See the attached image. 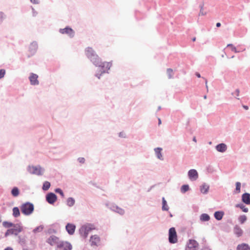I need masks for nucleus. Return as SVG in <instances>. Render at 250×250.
<instances>
[{"instance_id": "nucleus-7", "label": "nucleus", "mask_w": 250, "mask_h": 250, "mask_svg": "<svg viewBox=\"0 0 250 250\" xmlns=\"http://www.w3.org/2000/svg\"><path fill=\"white\" fill-rule=\"evenodd\" d=\"M85 53L86 56L92 59V61L93 62V61L96 60V59L97 58L96 57V56H97L95 53L94 50L91 47H87L85 49Z\"/></svg>"}, {"instance_id": "nucleus-23", "label": "nucleus", "mask_w": 250, "mask_h": 250, "mask_svg": "<svg viewBox=\"0 0 250 250\" xmlns=\"http://www.w3.org/2000/svg\"><path fill=\"white\" fill-rule=\"evenodd\" d=\"M162 148L157 147L155 149V152L157 155V157L159 159H162V155L161 154Z\"/></svg>"}, {"instance_id": "nucleus-22", "label": "nucleus", "mask_w": 250, "mask_h": 250, "mask_svg": "<svg viewBox=\"0 0 250 250\" xmlns=\"http://www.w3.org/2000/svg\"><path fill=\"white\" fill-rule=\"evenodd\" d=\"M224 215V212L223 211H216L214 213V217L217 220H220L222 219Z\"/></svg>"}, {"instance_id": "nucleus-38", "label": "nucleus", "mask_w": 250, "mask_h": 250, "mask_svg": "<svg viewBox=\"0 0 250 250\" xmlns=\"http://www.w3.org/2000/svg\"><path fill=\"white\" fill-rule=\"evenodd\" d=\"M240 188H241V184L239 182H237L236 183V190L238 192H239L240 191Z\"/></svg>"}, {"instance_id": "nucleus-47", "label": "nucleus", "mask_w": 250, "mask_h": 250, "mask_svg": "<svg viewBox=\"0 0 250 250\" xmlns=\"http://www.w3.org/2000/svg\"><path fill=\"white\" fill-rule=\"evenodd\" d=\"M220 26H221V23H220V22H217V23H216V26H217V27H219Z\"/></svg>"}, {"instance_id": "nucleus-4", "label": "nucleus", "mask_w": 250, "mask_h": 250, "mask_svg": "<svg viewBox=\"0 0 250 250\" xmlns=\"http://www.w3.org/2000/svg\"><path fill=\"white\" fill-rule=\"evenodd\" d=\"M168 240L170 243H176L177 241V235L174 228H171L168 232Z\"/></svg>"}, {"instance_id": "nucleus-33", "label": "nucleus", "mask_w": 250, "mask_h": 250, "mask_svg": "<svg viewBox=\"0 0 250 250\" xmlns=\"http://www.w3.org/2000/svg\"><path fill=\"white\" fill-rule=\"evenodd\" d=\"M2 225L3 226V227H5V228H10V227H12L13 226H14V224L11 222H7V221H4L2 223Z\"/></svg>"}, {"instance_id": "nucleus-20", "label": "nucleus", "mask_w": 250, "mask_h": 250, "mask_svg": "<svg viewBox=\"0 0 250 250\" xmlns=\"http://www.w3.org/2000/svg\"><path fill=\"white\" fill-rule=\"evenodd\" d=\"M234 232L237 236L239 237L242 235L243 231L239 227L236 226L234 228Z\"/></svg>"}, {"instance_id": "nucleus-41", "label": "nucleus", "mask_w": 250, "mask_h": 250, "mask_svg": "<svg viewBox=\"0 0 250 250\" xmlns=\"http://www.w3.org/2000/svg\"><path fill=\"white\" fill-rule=\"evenodd\" d=\"M9 234H13L12 230L11 229H9L7 230V231L5 233V236H7Z\"/></svg>"}, {"instance_id": "nucleus-31", "label": "nucleus", "mask_w": 250, "mask_h": 250, "mask_svg": "<svg viewBox=\"0 0 250 250\" xmlns=\"http://www.w3.org/2000/svg\"><path fill=\"white\" fill-rule=\"evenodd\" d=\"M236 207L240 208L244 212H247L249 210L248 208L242 204H238Z\"/></svg>"}, {"instance_id": "nucleus-13", "label": "nucleus", "mask_w": 250, "mask_h": 250, "mask_svg": "<svg viewBox=\"0 0 250 250\" xmlns=\"http://www.w3.org/2000/svg\"><path fill=\"white\" fill-rule=\"evenodd\" d=\"M38 76L37 74L31 73L29 78L30 83L32 85H38L39 83L38 80Z\"/></svg>"}, {"instance_id": "nucleus-52", "label": "nucleus", "mask_w": 250, "mask_h": 250, "mask_svg": "<svg viewBox=\"0 0 250 250\" xmlns=\"http://www.w3.org/2000/svg\"><path fill=\"white\" fill-rule=\"evenodd\" d=\"M195 41H196V38H195V37H194V38H193L192 39V41H193V42H195Z\"/></svg>"}, {"instance_id": "nucleus-1", "label": "nucleus", "mask_w": 250, "mask_h": 250, "mask_svg": "<svg viewBox=\"0 0 250 250\" xmlns=\"http://www.w3.org/2000/svg\"><path fill=\"white\" fill-rule=\"evenodd\" d=\"M96 57L97 58L96 60L93 61V63L96 66L98 67L99 72L101 74L107 72L111 66V63L109 62H102L98 56H96Z\"/></svg>"}, {"instance_id": "nucleus-14", "label": "nucleus", "mask_w": 250, "mask_h": 250, "mask_svg": "<svg viewBox=\"0 0 250 250\" xmlns=\"http://www.w3.org/2000/svg\"><path fill=\"white\" fill-rule=\"evenodd\" d=\"M47 201L50 204H53L57 200L56 195L53 193H50L46 195Z\"/></svg>"}, {"instance_id": "nucleus-5", "label": "nucleus", "mask_w": 250, "mask_h": 250, "mask_svg": "<svg viewBox=\"0 0 250 250\" xmlns=\"http://www.w3.org/2000/svg\"><path fill=\"white\" fill-rule=\"evenodd\" d=\"M71 245L65 241H61L60 243L57 245V250H71Z\"/></svg>"}, {"instance_id": "nucleus-53", "label": "nucleus", "mask_w": 250, "mask_h": 250, "mask_svg": "<svg viewBox=\"0 0 250 250\" xmlns=\"http://www.w3.org/2000/svg\"><path fill=\"white\" fill-rule=\"evenodd\" d=\"M161 124V121L160 119H159V125H160Z\"/></svg>"}, {"instance_id": "nucleus-37", "label": "nucleus", "mask_w": 250, "mask_h": 250, "mask_svg": "<svg viewBox=\"0 0 250 250\" xmlns=\"http://www.w3.org/2000/svg\"><path fill=\"white\" fill-rule=\"evenodd\" d=\"M206 14V13L204 11L203 6H201L200 11V12L199 13V16H204Z\"/></svg>"}, {"instance_id": "nucleus-35", "label": "nucleus", "mask_w": 250, "mask_h": 250, "mask_svg": "<svg viewBox=\"0 0 250 250\" xmlns=\"http://www.w3.org/2000/svg\"><path fill=\"white\" fill-rule=\"evenodd\" d=\"M227 47H230L231 48V50L235 53L239 52L236 50L235 47H234L232 44H228Z\"/></svg>"}, {"instance_id": "nucleus-34", "label": "nucleus", "mask_w": 250, "mask_h": 250, "mask_svg": "<svg viewBox=\"0 0 250 250\" xmlns=\"http://www.w3.org/2000/svg\"><path fill=\"white\" fill-rule=\"evenodd\" d=\"M181 189V191L182 192L185 193L186 191H187L188 190L189 187L188 185H183L182 186Z\"/></svg>"}, {"instance_id": "nucleus-42", "label": "nucleus", "mask_w": 250, "mask_h": 250, "mask_svg": "<svg viewBox=\"0 0 250 250\" xmlns=\"http://www.w3.org/2000/svg\"><path fill=\"white\" fill-rule=\"evenodd\" d=\"M3 18V14L2 12H0V23L2 21Z\"/></svg>"}, {"instance_id": "nucleus-18", "label": "nucleus", "mask_w": 250, "mask_h": 250, "mask_svg": "<svg viewBox=\"0 0 250 250\" xmlns=\"http://www.w3.org/2000/svg\"><path fill=\"white\" fill-rule=\"evenodd\" d=\"M217 150L219 152H224L227 149V146L223 143L218 145L216 146Z\"/></svg>"}, {"instance_id": "nucleus-27", "label": "nucleus", "mask_w": 250, "mask_h": 250, "mask_svg": "<svg viewBox=\"0 0 250 250\" xmlns=\"http://www.w3.org/2000/svg\"><path fill=\"white\" fill-rule=\"evenodd\" d=\"M11 193L14 197L18 196L19 194V189L16 187L14 188L11 191Z\"/></svg>"}, {"instance_id": "nucleus-6", "label": "nucleus", "mask_w": 250, "mask_h": 250, "mask_svg": "<svg viewBox=\"0 0 250 250\" xmlns=\"http://www.w3.org/2000/svg\"><path fill=\"white\" fill-rule=\"evenodd\" d=\"M198 243L194 240H189L187 244L186 250H197L198 248Z\"/></svg>"}, {"instance_id": "nucleus-15", "label": "nucleus", "mask_w": 250, "mask_h": 250, "mask_svg": "<svg viewBox=\"0 0 250 250\" xmlns=\"http://www.w3.org/2000/svg\"><path fill=\"white\" fill-rule=\"evenodd\" d=\"M12 229H11L14 234L17 235L21 231L22 229V227L19 224H14Z\"/></svg>"}, {"instance_id": "nucleus-2", "label": "nucleus", "mask_w": 250, "mask_h": 250, "mask_svg": "<svg viewBox=\"0 0 250 250\" xmlns=\"http://www.w3.org/2000/svg\"><path fill=\"white\" fill-rule=\"evenodd\" d=\"M95 229V228L93 225L90 224L84 225L80 229V233L82 237L86 238L89 232Z\"/></svg>"}, {"instance_id": "nucleus-45", "label": "nucleus", "mask_w": 250, "mask_h": 250, "mask_svg": "<svg viewBox=\"0 0 250 250\" xmlns=\"http://www.w3.org/2000/svg\"><path fill=\"white\" fill-rule=\"evenodd\" d=\"M33 3H36L38 2V0H30Z\"/></svg>"}, {"instance_id": "nucleus-11", "label": "nucleus", "mask_w": 250, "mask_h": 250, "mask_svg": "<svg viewBox=\"0 0 250 250\" xmlns=\"http://www.w3.org/2000/svg\"><path fill=\"white\" fill-rule=\"evenodd\" d=\"M60 32L62 34H67L70 37H73L74 36V31L73 30L68 27L63 29H60Z\"/></svg>"}, {"instance_id": "nucleus-8", "label": "nucleus", "mask_w": 250, "mask_h": 250, "mask_svg": "<svg viewBox=\"0 0 250 250\" xmlns=\"http://www.w3.org/2000/svg\"><path fill=\"white\" fill-rule=\"evenodd\" d=\"M28 170L31 174L38 175L42 174V168L40 167L29 166Z\"/></svg>"}, {"instance_id": "nucleus-48", "label": "nucleus", "mask_w": 250, "mask_h": 250, "mask_svg": "<svg viewBox=\"0 0 250 250\" xmlns=\"http://www.w3.org/2000/svg\"><path fill=\"white\" fill-rule=\"evenodd\" d=\"M243 106L244 108H245L246 110H248L249 109L248 106L247 105H243Z\"/></svg>"}, {"instance_id": "nucleus-50", "label": "nucleus", "mask_w": 250, "mask_h": 250, "mask_svg": "<svg viewBox=\"0 0 250 250\" xmlns=\"http://www.w3.org/2000/svg\"><path fill=\"white\" fill-rule=\"evenodd\" d=\"M4 250H13V249L11 248L8 247L5 249Z\"/></svg>"}, {"instance_id": "nucleus-24", "label": "nucleus", "mask_w": 250, "mask_h": 250, "mask_svg": "<svg viewBox=\"0 0 250 250\" xmlns=\"http://www.w3.org/2000/svg\"><path fill=\"white\" fill-rule=\"evenodd\" d=\"M13 215L15 217H18L20 215V212L18 207H14L13 208Z\"/></svg>"}, {"instance_id": "nucleus-25", "label": "nucleus", "mask_w": 250, "mask_h": 250, "mask_svg": "<svg viewBox=\"0 0 250 250\" xmlns=\"http://www.w3.org/2000/svg\"><path fill=\"white\" fill-rule=\"evenodd\" d=\"M162 210L167 211L168 210V207L164 197L162 198Z\"/></svg>"}, {"instance_id": "nucleus-29", "label": "nucleus", "mask_w": 250, "mask_h": 250, "mask_svg": "<svg viewBox=\"0 0 250 250\" xmlns=\"http://www.w3.org/2000/svg\"><path fill=\"white\" fill-rule=\"evenodd\" d=\"M247 219L245 215H242L239 217L238 220L241 224H243Z\"/></svg>"}, {"instance_id": "nucleus-51", "label": "nucleus", "mask_w": 250, "mask_h": 250, "mask_svg": "<svg viewBox=\"0 0 250 250\" xmlns=\"http://www.w3.org/2000/svg\"><path fill=\"white\" fill-rule=\"evenodd\" d=\"M205 81H206V87H207V88L208 89V85H207V80H205Z\"/></svg>"}, {"instance_id": "nucleus-39", "label": "nucleus", "mask_w": 250, "mask_h": 250, "mask_svg": "<svg viewBox=\"0 0 250 250\" xmlns=\"http://www.w3.org/2000/svg\"><path fill=\"white\" fill-rule=\"evenodd\" d=\"M5 74V71L4 69L0 70V79L3 78Z\"/></svg>"}, {"instance_id": "nucleus-30", "label": "nucleus", "mask_w": 250, "mask_h": 250, "mask_svg": "<svg viewBox=\"0 0 250 250\" xmlns=\"http://www.w3.org/2000/svg\"><path fill=\"white\" fill-rule=\"evenodd\" d=\"M167 73L169 79H171L173 78V71L172 69L168 68L167 70Z\"/></svg>"}, {"instance_id": "nucleus-40", "label": "nucleus", "mask_w": 250, "mask_h": 250, "mask_svg": "<svg viewBox=\"0 0 250 250\" xmlns=\"http://www.w3.org/2000/svg\"><path fill=\"white\" fill-rule=\"evenodd\" d=\"M55 191H56V192H57V193H58L60 194H61V195L62 197H63V196H64L63 193L62 191V189H61L60 188H57V189L55 190Z\"/></svg>"}, {"instance_id": "nucleus-46", "label": "nucleus", "mask_w": 250, "mask_h": 250, "mask_svg": "<svg viewBox=\"0 0 250 250\" xmlns=\"http://www.w3.org/2000/svg\"><path fill=\"white\" fill-rule=\"evenodd\" d=\"M119 212L120 214H123L124 212V211L123 210H122V209H120V210L119 211Z\"/></svg>"}, {"instance_id": "nucleus-32", "label": "nucleus", "mask_w": 250, "mask_h": 250, "mask_svg": "<svg viewBox=\"0 0 250 250\" xmlns=\"http://www.w3.org/2000/svg\"><path fill=\"white\" fill-rule=\"evenodd\" d=\"M75 203V200L72 198H69L67 200V204L69 207L72 206Z\"/></svg>"}, {"instance_id": "nucleus-9", "label": "nucleus", "mask_w": 250, "mask_h": 250, "mask_svg": "<svg viewBox=\"0 0 250 250\" xmlns=\"http://www.w3.org/2000/svg\"><path fill=\"white\" fill-rule=\"evenodd\" d=\"M60 240L58 237L55 235H52L49 238H48L47 240V242L51 246L58 245V244L60 243Z\"/></svg>"}, {"instance_id": "nucleus-57", "label": "nucleus", "mask_w": 250, "mask_h": 250, "mask_svg": "<svg viewBox=\"0 0 250 250\" xmlns=\"http://www.w3.org/2000/svg\"><path fill=\"white\" fill-rule=\"evenodd\" d=\"M204 98V99H206L207 98V96L205 95Z\"/></svg>"}, {"instance_id": "nucleus-58", "label": "nucleus", "mask_w": 250, "mask_h": 250, "mask_svg": "<svg viewBox=\"0 0 250 250\" xmlns=\"http://www.w3.org/2000/svg\"><path fill=\"white\" fill-rule=\"evenodd\" d=\"M207 250V249H205V250Z\"/></svg>"}, {"instance_id": "nucleus-26", "label": "nucleus", "mask_w": 250, "mask_h": 250, "mask_svg": "<svg viewBox=\"0 0 250 250\" xmlns=\"http://www.w3.org/2000/svg\"><path fill=\"white\" fill-rule=\"evenodd\" d=\"M210 217L209 215L206 213L202 214L200 216V219L202 221H208Z\"/></svg>"}, {"instance_id": "nucleus-55", "label": "nucleus", "mask_w": 250, "mask_h": 250, "mask_svg": "<svg viewBox=\"0 0 250 250\" xmlns=\"http://www.w3.org/2000/svg\"><path fill=\"white\" fill-rule=\"evenodd\" d=\"M193 141L194 142H196V138L195 137L193 138Z\"/></svg>"}, {"instance_id": "nucleus-49", "label": "nucleus", "mask_w": 250, "mask_h": 250, "mask_svg": "<svg viewBox=\"0 0 250 250\" xmlns=\"http://www.w3.org/2000/svg\"><path fill=\"white\" fill-rule=\"evenodd\" d=\"M196 75L197 76V77L198 78H200L201 77V75L199 73H196Z\"/></svg>"}, {"instance_id": "nucleus-12", "label": "nucleus", "mask_w": 250, "mask_h": 250, "mask_svg": "<svg viewBox=\"0 0 250 250\" xmlns=\"http://www.w3.org/2000/svg\"><path fill=\"white\" fill-rule=\"evenodd\" d=\"M189 178L192 180H196L198 178V174L195 169H190L188 172Z\"/></svg>"}, {"instance_id": "nucleus-19", "label": "nucleus", "mask_w": 250, "mask_h": 250, "mask_svg": "<svg viewBox=\"0 0 250 250\" xmlns=\"http://www.w3.org/2000/svg\"><path fill=\"white\" fill-rule=\"evenodd\" d=\"M237 250H250V247L247 244L242 243L238 245Z\"/></svg>"}, {"instance_id": "nucleus-16", "label": "nucleus", "mask_w": 250, "mask_h": 250, "mask_svg": "<svg viewBox=\"0 0 250 250\" xmlns=\"http://www.w3.org/2000/svg\"><path fill=\"white\" fill-rule=\"evenodd\" d=\"M75 228V226L72 224L68 223L66 226V229L68 233L70 235H72L74 233Z\"/></svg>"}, {"instance_id": "nucleus-54", "label": "nucleus", "mask_w": 250, "mask_h": 250, "mask_svg": "<svg viewBox=\"0 0 250 250\" xmlns=\"http://www.w3.org/2000/svg\"><path fill=\"white\" fill-rule=\"evenodd\" d=\"M31 46H33V47H34L35 48H36V45H35V44H31Z\"/></svg>"}, {"instance_id": "nucleus-17", "label": "nucleus", "mask_w": 250, "mask_h": 250, "mask_svg": "<svg viewBox=\"0 0 250 250\" xmlns=\"http://www.w3.org/2000/svg\"><path fill=\"white\" fill-rule=\"evenodd\" d=\"M242 200L244 203L247 205L250 204V194L244 193L242 195Z\"/></svg>"}, {"instance_id": "nucleus-28", "label": "nucleus", "mask_w": 250, "mask_h": 250, "mask_svg": "<svg viewBox=\"0 0 250 250\" xmlns=\"http://www.w3.org/2000/svg\"><path fill=\"white\" fill-rule=\"evenodd\" d=\"M50 187V183L48 181H45L43 185L42 189L47 190Z\"/></svg>"}, {"instance_id": "nucleus-43", "label": "nucleus", "mask_w": 250, "mask_h": 250, "mask_svg": "<svg viewBox=\"0 0 250 250\" xmlns=\"http://www.w3.org/2000/svg\"><path fill=\"white\" fill-rule=\"evenodd\" d=\"M240 93V91L239 89H236L235 91L232 94L233 95H235L236 96H239Z\"/></svg>"}, {"instance_id": "nucleus-10", "label": "nucleus", "mask_w": 250, "mask_h": 250, "mask_svg": "<svg viewBox=\"0 0 250 250\" xmlns=\"http://www.w3.org/2000/svg\"><path fill=\"white\" fill-rule=\"evenodd\" d=\"M89 241L92 246H98L100 244L101 240L98 235H94L91 236Z\"/></svg>"}, {"instance_id": "nucleus-36", "label": "nucleus", "mask_w": 250, "mask_h": 250, "mask_svg": "<svg viewBox=\"0 0 250 250\" xmlns=\"http://www.w3.org/2000/svg\"><path fill=\"white\" fill-rule=\"evenodd\" d=\"M43 229V227L39 226L33 230L34 232L36 233L37 232L41 231Z\"/></svg>"}, {"instance_id": "nucleus-44", "label": "nucleus", "mask_w": 250, "mask_h": 250, "mask_svg": "<svg viewBox=\"0 0 250 250\" xmlns=\"http://www.w3.org/2000/svg\"><path fill=\"white\" fill-rule=\"evenodd\" d=\"M78 161L81 163H84V162L85 161V159L84 158H79L78 159Z\"/></svg>"}, {"instance_id": "nucleus-21", "label": "nucleus", "mask_w": 250, "mask_h": 250, "mask_svg": "<svg viewBox=\"0 0 250 250\" xmlns=\"http://www.w3.org/2000/svg\"><path fill=\"white\" fill-rule=\"evenodd\" d=\"M209 189V186L206 184H203L200 187V190L202 193H207Z\"/></svg>"}, {"instance_id": "nucleus-56", "label": "nucleus", "mask_w": 250, "mask_h": 250, "mask_svg": "<svg viewBox=\"0 0 250 250\" xmlns=\"http://www.w3.org/2000/svg\"><path fill=\"white\" fill-rule=\"evenodd\" d=\"M96 76L98 78V79H100V76H98V74L96 75Z\"/></svg>"}, {"instance_id": "nucleus-3", "label": "nucleus", "mask_w": 250, "mask_h": 250, "mask_svg": "<svg viewBox=\"0 0 250 250\" xmlns=\"http://www.w3.org/2000/svg\"><path fill=\"white\" fill-rule=\"evenodd\" d=\"M34 205L30 203H26L22 204L21 207V210L22 213L25 215L31 214L34 210Z\"/></svg>"}]
</instances>
